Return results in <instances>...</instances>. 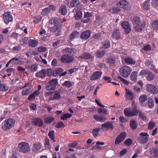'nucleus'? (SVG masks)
Here are the masks:
<instances>
[{
    "label": "nucleus",
    "mask_w": 158,
    "mask_h": 158,
    "mask_svg": "<svg viewBox=\"0 0 158 158\" xmlns=\"http://www.w3.org/2000/svg\"><path fill=\"white\" fill-rule=\"evenodd\" d=\"M151 49V46L149 44H147L143 46V49L144 51H148L150 50Z\"/></svg>",
    "instance_id": "64"
},
{
    "label": "nucleus",
    "mask_w": 158,
    "mask_h": 158,
    "mask_svg": "<svg viewBox=\"0 0 158 158\" xmlns=\"http://www.w3.org/2000/svg\"><path fill=\"white\" fill-rule=\"evenodd\" d=\"M24 27V25L22 23H19L17 25V29L18 30H23Z\"/></svg>",
    "instance_id": "60"
},
{
    "label": "nucleus",
    "mask_w": 158,
    "mask_h": 158,
    "mask_svg": "<svg viewBox=\"0 0 158 158\" xmlns=\"http://www.w3.org/2000/svg\"><path fill=\"white\" fill-rule=\"evenodd\" d=\"M103 48H106L110 47V42L108 41H105L103 42Z\"/></svg>",
    "instance_id": "58"
},
{
    "label": "nucleus",
    "mask_w": 158,
    "mask_h": 158,
    "mask_svg": "<svg viewBox=\"0 0 158 158\" xmlns=\"http://www.w3.org/2000/svg\"><path fill=\"white\" fill-rule=\"evenodd\" d=\"M54 118L52 117H48L44 119V122L45 123H51L54 120Z\"/></svg>",
    "instance_id": "49"
},
{
    "label": "nucleus",
    "mask_w": 158,
    "mask_h": 158,
    "mask_svg": "<svg viewBox=\"0 0 158 158\" xmlns=\"http://www.w3.org/2000/svg\"><path fill=\"white\" fill-rule=\"evenodd\" d=\"M102 33H98L95 34L94 35L93 37L95 39H100L102 36Z\"/></svg>",
    "instance_id": "62"
},
{
    "label": "nucleus",
    "mask_w": 158,
    "mask_h": 158,
    "mask_svg": "<svg viewBox=\"0 0 158 158\" xmlns=\"http://www.w3.org/2000/svg\"><path fill=\"white\" fill-rule=\"evenodd\" d=\"M132 142L133 141L131 139H127L124 141L125 144L127 146H129L131 145V144L132 143Z\"/></svg>",
    "instance_id": "59"
},
{
    "label": "nucleus",
    "mask_w": 158,
    "mask_h": 158,
    "mask_svg": "<svg viewBox=\"0 0 158 158\" xmlns=\"http://www.w3.org/2000/svg\"><path fill=\"white\" fill-rule=\"evenodd\" d=\"M152 26L155 29H158V20H156L152 23Z\"/></svg>",
    "instance_id": "55"
},
{
    "label": "nucleus",
    "mask_w": 158,
    "mask_h": 158,
    "mask_svg": "<svg viewBox=\"0 0 158 158\" xmlns=\"http://www.w3.org/2000/svg\"><path fill=\"white\" fill-rule=\"evenodd\" d=\"M12 64H22V62L16 57H13L9 60Z\"/></svg>",
    "instance_id": "21"
},
{
    "label": "nucleus",
    "mask_w": 158,
    "mask_h": 158,
    "mask_svg": "<svg viewBox=\"0 0 158 158\" xmlns=\"http://www.w3.org/2000/svg\"><path fill=\"white\" fill-rule=\"evenodd\" d=\"M36 77L41 78H43L46 76V71L45 69H42L36 74Z\"/></svg>",
    "instance_id": "19"
},
{
    "label": "nucleus",
    "mask_w": 158,
    "mask_h": 158,
    "mask_svg": "<svg viewBox=\"0 0 158 158\" xmlns=\"http://www.w3.org/2000/svg\"><path fill=\"white\" fill-rule=\"evenodd\" d=\"M148 76L146 77V78L148 80L151 81L153 80L154 78V75L152 73L149 71V74H148Z\"/></svg>",
    "instance_id": "52"
},
{
    "label": "nucleus",
    "mask_w": 158,
    "mask_h": 158,
    "mask_svg": "<svg viewBox=\"0 0 158 158\" xmlns=\"http://www.w3.org/2000/svg\"><path fill=\"white\" fill-rule=\"evenodd\" d=\"M39 95V92L38 91H34L32 94L29 96L28 99L29 100H33L35 99L36 96Z\"/></svg>",
    "instance_id": "39"
},
{
    "label": "nucleus",
    "mask_w": 158,
    "mask_h": 158,
    "mask_svg": "<svg viewBox=\"0 0 158 158\" xmlns=\"http://www.w3.org/2000/svg\"><path fill=\"white\" fill-rule=\"evenodd\" d=\"M147 90L153 94H156L158 91L157 88L152 84H148L147 85Z\"/></svg>",
    "instance_id": "16"
},
{
    "label": "nucleus",
    "mask_w": 158,
    "mask_h": 158,
    "mask_svg": "<svg viewBox=\"0 0 158 158\" xmlns=\"http://www.w3.org/2000/svg\"><path fill=\"white\" fill-rule=\"evenodd\" d=\"M149 136L147 133H141L139 134V140L141 143H145L148 141Z\"/></svg>",
    "instance_id": "12"
},
{
    "label": "nucleus",
    "mask_w": 158,
    "mask_h": 158,
    "mask_svg": "<svg viewBox=\"0 0 158 158\" xmlns=\"http://www.w3.org/2000/svg\"><path fill=\"white\" fill-rule=\"evenodd\" d=\"M116 47V44H115L114 45V44L113 45V47L115 48L114 51L116 53H125V50L122 49L121 48H115Z\"/></svg>",
    "instance_id": "34"
},
{
    "label": "nucleus",
    "mask_w": 158,
    "mask_h": 158,
    "mask_svg": "<svg viewBox=\"0 0 158 158\" xmlns=\"http://www.w3.org/2000/svg\"><path fill=\"white\" fill-rule=\"evenodd\" d=\"M53 23H54L55 25L51 27L50 30L51 31L55 32L60 28L61 25L59 21H58V19L57 18L54 19Z\"/></svg>",
    "instance_id": "13"
},
{
    "label": "nucleus",
    "mask_w": 158,
    "mask_h": 158,
    "mask_svg": "<svg viewBox=\"0 0 158 158\" xmlns=\"http://www.w3.org/2000/svg\"><path fill=\"white\" fill-rule=\"evenodd\" d=\"M147 98L145 95H143L140 96L139 98L140 104L142 106H145L146 105L145 102L147 101Z\"/></svg>",
    "instance_id": "20"
},
{
    "label": "nucleus",
    "mask_w": 158,
    "mask_h": 158,
    "mask_svg": "<svg viewBox=\"0 0 158 158\" xmlns=\"http://www.w3.org/2000/svg\"><path fill=\"white\" fill-rule=\"evenodd\" d=\"M60 13L62 15H64L67 13V10L65 6L64 5L61 6L59 10Z\"/></svg>",
    "instance_id": "32"
},
{
    "label": "nucleus",
    "mask_w": 158,
    "mask_h": 158,
    "mask_svg": "<svg viewBox=\"0 0 158 158\" xmlns=\"http://www.w3.org/2000/svg\"><path fill=\"white\" fill-rule=\"evenodd\" d=\"M2 18L4 23L6 24H8L10 22L12 21L13 17L11 13L10 12H7L4 13L2 15Z\"/></svg>",
    "instance_id": "9"
},
{
    "label": "nucleus",
    "mask_w": 158,
    "mask_h": 158,
    "mask_svg": "<svg viewBox=\"0 0 158 158\" xmlns=\"http://www.w3.org/2000/svg\"><path fill=\"white\" fill-rule=\"evenodd\" d=\"M91 32L89 30L83 32L81 34L80 38L82 39L86 40L90 36Z\"/></svg>",
    "instance_id": "18"
},
{
    "label": "nucleus",
    "mask_w": 158,
    "mask_h": 158,
    "mask_svg": "<svg viewBox=\"0 0 158 158\" xmlns=\"http://www.w3.org/2000/svg\"><path fill=\"white\" fill-rule=\"evenodd\" d=\"M82 13L81 11H77L74 15V17L76 20L80 19L82 17Z\"/></svg>",
    "instance_id": "41"
},
{
    "label": "nucleus",
    "mask_w": 158,
    "mask_h": 158,
    "mask_svg": "<svg viewBox=\"0 0 158 158\" xmlns=\"http://www.w3.org/2000/svg\"><path fill=\"white\" fill-rule=\"evenodd\" d=\"M101 129L100 128H96L93 129L92 132V134L94 137L96 138L98 136V132L100 131Z\"/></svg>",
    "instance_id": "37"
},
{
    "label": "nucleus",
    "mask_w": 158,
    "mask_h": 158,
    "mask_svg": "<svg viewBox=\"0 0 158 158\" xmlns=\"http://www.w3.org/2000/svg\"><path fill=\"white\" fill-rule=\"evenodd\" d=\"M73 85L72 83L69 81H65L62 84L63 86H65L68 88H70Z\"/></svg>",
    "instance_id": "51"
},
{
    "label": "nucleus",
    "mask_w": 158,
    "mask_h": 158,
    "mask_svg": "<svg viewBox=\"0 0 158 158\" xmlns=\"http://www.w3.org/2000/svg\"><path fill=\"white\" fill-rule=\"evenodd\" d=\"M150 5L149 1H147L143 4V8L145 10H148L150 8Z\"/></svg>",
    "instance_id": "42"
},
{
    "label": "nucleus",
    "mask_w": 158,
    "mask_h": 158,
    "mask_svg": "<svg viewBox=\"0 0 158 158\" xmlns=\"http://www.w3.org/2000/svg\"><path fill=\"white\" fill-rule=\"evenodd\" d=\"M28 43L29 46L32 47L33 48L36 47L38 44V41L35 39L29 40Z\"/></svg>",
    "instance_id": "23"
},
{
    "label": "nucleus",
    "mask_w": 158,
    "mask_h": 158,
    "mask_svg": "<svg viewBox=\"0 0 158 158\" xmlns=\"http://www.w3.org/2000/svg\"><path fill=\"white\" fill-rule=\"evenodd\" d=\"M120 9L115 7H112L109 10V12L112 13H117L120 12Z\"/></svg>",
    "instance_id": "44"
},
{
    "label": "nucleus",
    "mask_w": 158,
    "mask_h": 158,
    "mask_svg": "<svg viewBox=\"0 0 158 158\" xmlns=\"http://www.w3.org/2000/svg\"><path fill=\"white\" fill-rule=\"evenodd\" d=\"M31 90V89L29 88L23 89L22 92V94L23 95H26L28 94Z\"/></svg>",
    "instance_id": "48"
},
{
    "label": "nucleus",
    "mask_w": 158,
    "mask_h": 158,
    "mask_svg": "<svg viewBox=\"0 0 158 158\" xmlns=\"http://www.w3.org/2000/svg\"><path fill=\"white\" fill-rule=\"evenodd\" d=\"M79 57L81 58L85 59H93L94 58V57L90 54L85 52L83 53Z\"/></svg>",
    "instance_id": "22"
},
{
    "label": "nucleus",
    "mask_w": 158,
    "mask_h": 158,
    "mask_svg": "<svg viewBox=\"0 0 158 158\" xmlns=\"http://www.w3.org/2000/svg\"><path fill=\"white\" fill-rule=\"evenodd\" d=\"M19 150L24 153L28 152L30 150V146L27 143L22 142L20 143L18 145Z\"/></svg>",
    "instance_id": "3"
},
{
    "label": "nucleus",
    "mask_w": 158,
    "mask_h": 158,
    "mask_svg": "<svg viewBox=\"0 0 158 158\" xmlns=\"http://www.w3.org/2000/svg\"><path fill=\"white\" fill-rule=\"evenodd\" d=\"M152 6L156 8L158 6V0H152L151 2Z\"/></svg>",
    "instance_id": "56"
},
{
    "label": "nucleus",
    "mask_w": 158,
    "mask_h": 158,
    "mask_svg": "<svg viewBox=\"0 0 158 158\" xmlns=\"http://www.w3.org/2000/svg\"><path fill=\"white\" fill-rule=\"evenodd\" d=\"M94 118L95 120L101 122H103L106 119L105 117L101 116L98 114L94 115Z\"/></svg>",
    "instance_id": "28"
},
{
    "label": "nucleus",
    "mask_w": 158,
    "mask_h": 158,
    "mask_svg": "<svg viewBox=\"0 0 158 158\" xmlns=\"http://www.w3.org/2000/svg\"><path fill=\"white\" fill-rule=\"evenodd\" d=\"M151 154L152 156L154 157H158V149L153 148H151L150 150Z\"/></svg>",
    "instance_id": "31"
},
{
    "label": "nucleus",
    "mask_w": 158,
    "mask_h": 158,
    "mask_svg": "<svg viewBox=\"0 0 158 158\" xmlns=\"http://www.w3.org/2000/svg\"><path fill=\"white\" fill-rule=\"evenodd\" d=\"M155 125V124L153 122L150 121L148 124V129L150 130H152L154 127Z\"/></svg>",
    "instance_id": "57"
},
{
    "label": "nucleus",
    "mask_w": 158,
    "mask_h": 158,
    "mask_svg": "<svg viewBox=\"0 0 158 158\" xmlns=\"http://www.w3.org/2000/svg\"><path fill=\"white\" fill-rule=\"evenodd\" d=\"M52 96L53 100H58L61 98L60 92L58 91H55L52 92Z\"/></svg>",
    "instance_id": "30"
},
{
    "label": "nucleus",
    "mask_w": 158,
    "mask_h": 158,
    "mask_svg": "<svg viewBox=\"0 0 158 158\" xmlns=\"http://www.w3.org/2000/svg\"><path fill=\"white\" fill-rule=\"evenodd\" d=\"M132 70L128 66L124 65L121 68L119 72L122 76L124 77H127L130 73Z\"/></svg>",
    "instance_id": "4"
},
{
    "label": "nucleus",
    "mask_w": 158,
    "mask_h": 158,
    "mask_svg": "<svg viewBox=\"0 0 158 158\" xmlns=\"http://www.w3.org/2000/svg\"><path fill=\"white\" fill-rule=\"evenodd\" d=\"M113 123V122L112 121L111 122H107L106 123L102 124L101 125V129L105 131L108 130L112 131L114 128Z\"/></svg>",
    "instance_id": "10"
},
{
    "label": "nucleus",
    "mask_w": 158,
    "mask_h": 158,
    "mask_svg": "<svg viewBox=\"0 0 158 158\" xmlns=\"http://www.w3.org/2000/svg\"><path fill=\"white\" fill-rule=\"evenodd\" d=\"M50 12L49 9L46 8L42 10L41 12V14L43 15H48Z\"/></svg>",
    "instance_id": "46"
},
{
    "label": "nucleus",
    "mask_w": 158,
    "mask_h": 158,
    "mask_svg": "<svg viewBox=\"0 0 158 158\" xmlns=\"http://www.w3.org/2000/svg\"><path fill=\"white\" fill-rule=\"evenodd\" d=\"M46 74H47L48 76H53V73L52 70L51 69H49L46 70Z\"/></svg>",
    "instance_id": "61"
},
{
    "label": "nucleus",
    "mask_w": 158,
    "mask_h": 158,
    "mask_svg": "<svg viewBox=\"0 0 158 158\" xmlns=\"http://www.w3.org/2000/svg\"><path fill=\"white\" fill-rule=\"evenodd\" d=\"M45 97L49 101L53 100L52 92H49L46 93L45 95Z\"/></svg>",
    "instance_id": "40"
},
{
    "label": "nucleus",
    "mask_w": 158,
    "mask_h": 158,
    "mask_svg": "<svg viewBox=\"0 0 158 158\" xmlns=\"http://www.w3.org/2000/svg\"><path fill=\"white\" fill-rule=\"evenodd\" d=\"M80 4V2L78 0H74L70 4V6L71 7H73L76 6L77 5H79Z\"/></svg>",
    "instance_id": "50"
},
{
    "label": "nucleus",
    "mask_w": 158,
    "mask_h": 158,
    "mask_svg": "<svg viewBox=\"0 0 158 158\" xmlns=\"http://www.w3.org/2000/svg\"><path fill=\"white\" fill-rule=\"evenodd\" d=\"M63 52L64 53H69L74 55L76 53L77 50L75 48H67L63 49L62 50Z\"/></svg>",
    "instance_id": "17"
},
{
    "label": "nucleus",
    "mask_w": 158,
    "mask_h": 158,
    "mask_svg": "<svg viewBox=\"0 0 158 158\" xmlns=\"http://www.w3.org/2000/svg\"><path fill=\"white\" fill-rule=\"evenodd\" d=\"M112 35L114 39L116 40L119 39L120 37L119 30H116L114 31Z\"/></svg>",
    "instance_id": "26"
},
{
    "label": "nucleus",
    "mask_w": 158,
    "mask_h": 158,
    "mask_svg": "<svg viewBox=\"0 0 158 158\" xmlns=\"http://www.w3.org/2000/svg\"><path fill=\"white\" fill-rule=\"evenodd\" d=\"M102 73L100 71L94 72L91 76L90 79L91 81H94L98 79L101 76Z\"/></svg>",
    "instance_id": "15"
},
{
    "label": "nucleus",
    "mask_w": 158,
    "mask_h": 158,
    "mask_svg": "<svg viewBox=\"0 0 158 158\" xmlns=\"http://www.w3.org/2000/svg\"><path fill=\"white\" fill-rule=\"evenodd\" d=\"M72 114L68 113H66L62 115L60 118L63 120H66L67 118L71 117L72 116Z\"/></svg>",
    "instance_id": "43"
},
{
    "label": "nucleus",
    "mask_w": 158,
    "mask_h": 158,
    "mask_svg": "<svg viewBox=\"0 0 158 158\" xmlns=\"http://www.w3.org/2000/svg\"><path fill=\"white\" fill-rule=\"evenodd\" d=\"M127 134L125 132H122L118 135L116 138L114 143L115 145H118L120 143L125 139Z\"/></svg>",
    "instance_id": "11"
},
{
    "label": "nucleus",
    "mask_w": 158,
    "mask_h": 158,
    "mask_svg": "<svg viewBox=\"0 0 158 158\" xmlns=\"http://www.w3.org/2000/svg\"><path fill=\"white\" fill-rule=\"evenodd\" d=\"M138 73L137 71L133 72L131 74L130 77L131 80L134 81H136L137 79Z\"/></svg>",
    "instance_id": "36"
},
{
    "label": "nucleus",
    "mask_w": 158,
    "mask_h": 158,
    "mask_svg": "<svg viewBox=\"0 0 158 158\" xmlns=\"http://www.w3.org/2000/svg\"><path fill=\"white\" fill-rule=\"evenodd\" d=\"M63 71V70L62 68H56L55 70L54 73H53V76L54 77H56L58 75L60 74Z\"/></svg>",
    "instance_id": "38"
},
{
    "label": "nucleus",
    "mask_w": 158,
    "mask_h": 158,
    "mask_svg": "<svg viewBox=\"0 0 158 158\" xmlns=\"http://www.w3.org/2000/svg\"><path fill=\"white\" fill-rule=\"evenodd\" d=\"M133 24L134 28L136 31H140L143 29L144 26L143 24H140V20L138 16L135 17L133 19Z\"/></svg>",
    "instance_id": "2"
},
{
    "label": "nucleus",
    "mask_w": 158,
    "mask_h": 158,
    "mask_svg": "<svg viewBox=\"0 0 158 158\" xmlns=\"http://www.w3.org/2000/svg\"><path fill=\"white\" fill-rule=\"evenodd\" d=\"M126 89L125 95L126 98L129 100H132L134 98V95L132 92L128 90L127 88Z\"/></svg>",
    "instance_id": "24"
},
{
    "label": "nucleus",
    "mask_w": 158,
    "mask_h": 158,
    "mask_svg": "<svg viewBox=\"0 0 158 158\" xmlns=\"http://www.w3.org/2000/svg\"><path fill=\"white\" fill-rule=\"evenodd\" d=\"M32 123L36 126H41L43 124L42 120L38 118L33 119L32 120Z\"/></svg>",
    "instance_id": "25"
},
{
    "label": "nucleus",
    "mask_w": 158,
    "mask_h": 158,
    "mask_svg": "<svg viewBox=\"0 0 158 158\" xmlns=\"http://www.w3.org/2000/svg\"><path fill=\"white\" fill-rule=\"evenodd\" d=\"M116 5L126 10H130L131 8V5L128 2L124 0L119 1L117 3Z\"/></svg>",
    "instance_id": "5"
},
{
    "label": "nucleus",
    "mask_w": 158,
    "mask_h": 158,
    "mask_svg": "<svg viewBox=\"0 0 158 158\" xmlns=\"http://www.w3.org/2000/svg\"><path fill=\"white\" fill-rule=\"evenodd\" d=\"M54 131H49V132L48 133V136L50 138L51 140H52L54 142L55 141L54 139H55V136H54Z\"/></svg>",
    "instance_id": "45"
},
{
    "label": "nucleus",
    "mask_w": 158,
    "mask_h": 158,
    "mask_svg": "<svg viewBox=\"0 0 158 158\" xmlns=\"http://www.w3.org/2000/svg\"><path fill=\"white\" fill-rule=\"evenodd\" d=\"M148 106L150 108H152L154 106V102L152 98H149L148 99Z\"/></svg>",
    "instance_id": "53"
},
{
    "label": "nucleus",
    "mask_w": 158,
    "mask_h": 158,
    "mask_svg": "<svg viewBox=\"0 0 158 158\" xmlns=\"http://www.w3.org/2000/svg\"><path fill=\"white\" fill-rule=\"evenodd\" d=\"M79 35V33L76 31L73 32L70 34L69 39L71 40H72L74 39L77 38Z\"/></svg>",
    "instance_id": "29"
},
{
    "label": "nucleus",
    "mask_w": 158,
    "mask_h": 158,
    "mask_svg": "<svg viewBox=\"0 0 158 158\" xmlns=\"http://www.w3.org/2000/svg\"><path fill=\"white\" fill-rule=\"evenodd\" d=\"M126 34L129 33L131 31V28L129 23L127 22H123L121 24Z\"/></svg>",
    "instance_id": "14"
},
{
    "label": "nucleus",
    "mask_w": 158,
    "mask_h": 158,
    "mask_svg": "<svg viewBox=\"0 0 158 158\" xmlns=\"http://www.w3.org/2000/svg\"><path fill=\"white\" fill-rule=\"evenodd\" d=\"M138 113V111L135 108H127L124 110V113L127 117H132Z\"/></svg>",
    "instance_id": "7"
},
{
    "label": "nucleus",
    "mask_w": 158,
    "mask_h": 158,
    "mask_svg": "<svg viewBox=\"0 0 158 158\" xmlns=\"http://www.w3.org/2000/svg\"><path fill=\"white\" fill-rule=\"evenodd\" d=\"M58 83V79L57 78L52 79L48 82V85L46 86V89L49 91L54 90L55 89L56 86Z\"/></svg>",
    "instance_id": "6"
},
{
    "label": "nucleus",
    "mask_w": 158,
    "mask_h": 158,
    "mask_svg": "<svg viewBox=\"0 0 158 158\" xmlns=\"http://www.w3.org/2000/svg\"><path fill=\"white\" fill-rule=\"evenodd\" d=\"M47 49L46 47L44 46H40L38 48L37 51L39 52H44L46 51Z\"/></svg>",
    "instance_id": "54"
},
{
    "label": "nucleus",
    "mask_w": 158,
    "mask_h": 158,
    "mask_svg": "<svg viewBox=\"0 0 158 158\" xmlns=\"http://www.w3.org/2000/svg\"><path fill=\"white\" fill-rule=\"evenodd\" d=\"M74 58L73 56L68 54L63 55L60 58L61 62L63 63L69 64L73 61Z\"/></svg>",
    "instance_id": "8"
},
{
    "label": "nucleus",
    "mask_w": 158,
    "mask_h": 158,
    "mask_svg": "<svg viewBox=\"0 0 158 158\" xmlns=\"http://www.w3.org/2000/svg\"><path fill=\"white\" fill-rule=\"evenodd\" d=\"M105 53L104 50L98 51L96 53L95 56L97 57H102L104 56Z\"/></svg>",
    "instance_id": "47"
},
{
    "label": "nucleus",
    "mask_w": 158,
    "mask_h": 158,
    "mask_svg": "<svg viewBox=\"0 0 158 158\" xmlns=\"http://www.w3.org/2000/svg\"><path fill=\"white\" fill-rule=\"evenodd\" d=\"M130 125L131 128L133 130H135L137 127V123L133 120H131L130 121Z\"/></svg>",
    "instance_id": "35"
},
{
    "label": "nucleus",
    "mask_w": 158,
    "mask_h": 158,
    "mask_svg": "<svg viewBox=\"0 0 158 158\" xmlns=\"http://www.w3.org/2000/svg\"><path fill=\"white\" fill-rule=\"evenodd\" d=\"M15 123V121L14 119H7L2 122V128L4 131L9 130L14 126Z\"/></svg>",
    "instance_id": "1"
},
{
    "label": "nucleus",
    "mask_w": 158,
    "mask_h": 158,
    "mask_svg": "<svg viewBox=\"0 0 158 158\" xmlns=\"http://www.w3.org/2000/svg\"><path fill=\"white\" fill-rule=\"evenodd\" d=\"M149 71L145 70H142L139 74V75L141 76L144 75H148V74H149Z\"/></svg>",
    "instance_id": "63"
},
{
    "label": "nucleus",
    "mask_w": 158,
    "mask_h": 158,
    "mask_svg": "<svg viewBox=\"0 0 158 158\" xmlns=\"http://www.w3.org/2000/svg\"><path fill=\"white\" fill-rule=\"evenodd\" d=\"M41 147V144L40 143L36 142L33 144L32 149L34 152H36L40 150Z\"/></svg>",
    "instance_id": "27"
},
{
    "label": "nucleus",
    "mask_w": 158,
    "mask_h": 158,
    "mask_svg": "<svg viewBox=\"0 0 158 158\" xmlns=\"http://www.w3.org/2000/svg\"><path fill=\"white\" fill-rule=\"evenodd\" d=\"M125 61L126 63L131 64H134L135 63V61L132 58L127 57L125 58Z\"/></svg>",
    "instance_id": "33"
}]
</instances>
